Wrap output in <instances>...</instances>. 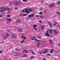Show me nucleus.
I'll return each instance as SVG.
<instances>
[{"instance_id":"obj_39","label":"nucleus","mask_w":60,"mask_h":60,"mask_svg":"<svg viewBox=\"0 0 60 60\" xmlns=\"http://www.w3.org/2000/svg\"><path fill=\"white\" fill-rule=\"evenodd\" d=\"M33 29H34V30H35L36 31H37V28H34Z\"/></svg>"},{"instance_id":"obj_55","label":"nucleus","mask_w":60,"mask_h":60,"mask_svg":"<svg viewBox=\"0 0 60 60\" xmlns=\"http://www.w3.org/2000/svg\"><path fill=\"white\" fill-rule=\"evenodd\" d=\"M42 60H46V59L45 58H43Z\"/></svg>"},{"instance_id":"obj_44","label":"nucleus","mask_w":60,"mask_h":60,"mask_svg":"<svg viewBox=\"0 0 60 60\" xmlns=\"http://www.w3.org/2000/svg\"><path fill=\"white\" fill-rule=\"evenodd\" d=\"M36 16L37 17H39V15H36Z\"/></svg>"},{"instance_id":"obj_53","label":"nucleus","mask_w":60,"mask_h":60,"mask_svg":"<svg viewBox=\"0 0 60 60\" xmlns=\"http://www.w3.org/2000/svg\"><path fill=\"white\" fill-rule=\"evenodd\" d=\"M15 9H18V8L17 7H15Z\"/></svg>"},{"instance_id":"obj_14","label":"nucleus","mask_w":60,"mask_h":60,"mask_svg":"<svg viewBox=\"0 0 60 60\" xmlns=\"http://www.w3.org/2000/svg\"><path fill=\"white\" fill-rule=\"evenodd\" d=\"M14 4L15 5H18L19 4H18V3L17 2H15L14 3Z\"/></svg>"},{"instance_id":"obj_27","label":"nucleus","mask_w":60,"mask_h":60,"mask_svg":"<svg viewBox=\"0 0 60 60\" xmlns=\"http://www.w3.org/2000/svg\"><path fill=\"white\" fill-rule=\"evenodd\" d=\"M43 12H40L39 13V14H43Z\"/></svg>"},{"instance_id":"obj_31","label":"nucleus","mask_w":60,"mask_h":60,"mask_svg":"<svg viewBox=\"0 0 60 60\" xmlns=\"http://www.w3.org/2000/svg\"><path fill=\"white\" fill-rule=\"evenodd\" d=\"M49 52L51 53H53V52L52 51H49Z\"/></svg>"},{"instance_id":"obj_19","label":"nucleus","mask_w":60,"mask_h":60,"mask_svg":"<svg viewBox=\"0 0 60 60\" xmlns=\"http://www.w3.org/2000/svg\"><path fill=\"white\" fill-rule=\"evenodd\" d=\"M28 15V14H24L23 16V17H25V16H27V15Z\"/></svg>"},{"instance_id":"obj_33","label":"nucleus","mask_w":60,"mask_h":60,"mask_svg":"<svg viewBox=\"0 0 60 60\" xmlns=\"http://www.w3.org/2000/svg\"><path fill=\"white\" fill-rule=\"evenodd\" d=\"M2 15H4L5 14V12L3 13H1Z\"/></svg>"},{"instance_id":"obj_61","label":"nucleus","mask_w":60,"mask_h":60,"mask_svg":"<svg viewBox=\"0 0 60 60\" xmlns=\"http://www.w3.org/2000/svg\"><path fill=\"white\" fill-rule=\"evenodd\" d=\"M49 32H50V31H51V30H49Z\"/></svg>"},{"instance_id":"obj_32","label":"nucleus","mask_w":60,"mask_h":60,"mask_svg":"<svg viewBox=\"0 0 60 60\" xmlns=\"http://www.w3.org/2000/svg\"><path fill=\"white\" fill-rule=\"evenodd\" d=\"M56 13L57 14H58L59 15H60V13H59V12H56Z\"/></svg>"},{"instance_id":"obj_59","label":"nucleus","mask_w":60,"mask_h":60,"mask_svg":"<svg viewBox=\"0 0 60 60\" xmlns=\"http://www.w3.org/2000/svg\"><path fill=\"white\" fill-rule=\"evenodd\" d=\"M4 42V41H2L1 42V43H3Z\"/></svg>"},{"instance_id":"obj_40","label":"nucleus","mask_w":60,"mask_h":60,"mask_svg":"<svg viewBox=\"0 0 60 60\" xmlns=\"http://www.w3.org/2000/svg\"><path fill=\"white\" fill-rule=\"evenodd\" d=\"M31 53L32 54H33L34 55H35V54H34V52H31Z\"/></svg>"},{"instance_id":"obj_7","label":"nucleus","mask_w":60,"mask_h":60,"mask_svg":"<svg viewBox=\"0 0 60 60\" xmlns=\"http://www.w3.org/2000/svg\"><path fill=\"white\" fill-rule=\"evenodd\" d=\"M55 5L53 4H51L49 5L50 7H54Z\"/></svg>"},{"instance_id":"obj_16","label":"nucleus","mask_w":60,"mask_h":60,"mask_svg":"<svg viewBox=\"0 0 60 60\" xmlns=\"http://www.w3.org/2000/svg\"><path fill=\"white\" fill-rule=\"evenodd\" d=\"M40 45H41V43H40L38 42V43L37 46H40Z\"/></svg>"},{"instance_id":"obj_37","label":"nucleus","mask_w":60,"mask_h":60,"mask_svg":"<svg viewBox=\"0 0 60 60\" xmlns=\"http://www.w3.org/2000/svg\"><path fill=\"white\" fill-rule=\"evenodd\" d=\"M7 13H8V14H10L11 13V12H10L9 11H8L7 12Z\"/></svg>"},{"instance_id":"obj_5","label":"nucleus","mask_w":60,"mask_h":60,"mask_svg":"<svg viewBox=\"0 0 60 60\" xmlns=\"http://www.w3.org/2000/svg\"><path fill=\"white\" fill-rule=\"evenodd\" d=\"M49 33H45V35H46V36L47 37L48 36V37H49V36H50L49 35Z\"/></svg>"},{"instance_id":"obj_45","label":"nucleus","mask_w":60,"mask_h":60,"mask_svg":"<svg viewBox=\"0 0 60 60\" xmlns=\"http://www.w3.org/2000/svg\"><path fill=\"white\" fill-rule=\"evenodd\" d=\"M40 40H37L36 41H40Z\"/></svg>"},{"instance_id":"obj_2","label":"nucleus","mask_w":60,"mask_h":60,"mask_svg":"<svg viewBox=\"0 0 60 60\" xmlns=\"http://www.w3.org/2000/svg\"><path fill=\"white\" fill-rule=\"evenodd\" d=\"M34 16V14H32L28 16V17L29 18H32Z\"/></svg>"},{"instance_id":"obj_30","label":"nucleus","mask_w":60,"mask_h":60,"mask_svg":"<svg viewBox=\"0 0 60 60\" xmlns=\"http://www.w3.org/2000/svg\"><path fill=\"white\" fill-rule=\"evenodd\" d=\"M30 58H31V59H33V58H34V56H31Z\"/></svg>"},{"instance_id":"obj_11","label":"nucleus","mask_w":60,"mask_h":60,"mask_svg":"<svg viewBox=\"0 0 60 60\" xmlns=\"http://www.w3.org/2000/svg\"><path fill=\"white\" fill-rule=\"evenodd\" d=\"M5 8L3 7H0V9L1 10H4Z\"/></svg>"},{"instance_id":"obj_26","label":"nucleus","mask_w":60,"mask_h":60,"mask_svg":"<svg viewBox=\"0 0 60 60\" xmlns=\"http://www.w3.org/2000/svg\"><path fill=\"white\" fill-rule=\"evenodd\" d=\"M24 42V40H22L20 41L21 43H23V42Z\"/></svg>"},{"instance_id":"obj_42","label":"nucleus","mask_w":60,"mask_h":60,"mask_svg":"<svg viewBox=\"0 0 60 60\" xmlns=\"http://www.w3.org/2000/svg\"><path fill=\"white\" fill-rule=\"evenodd\" d=\"M9 4H10V5L11 6L12 5V3H9Z\"/></svg>"},{"instance_id":"obj_56","label":"nucleus","mask_w":60,"mask_h":60,"mask_svg":"<svg viewBox=\"0 0 60 60\" xmlns=\"http://www.w3.org/2000/svg\"><path fill=\"white\" fill-rule=\"evenodd\" d=\"M4 39H6V37H5L4 38Z\"/></svg>"},{"instance_id":"obj_22","label":"nucleus","mask_w":60,"mask_h":60,"mask_svg":"<svg viewBox=\"0 0 60 60\" xmlns=\"http://www.w3.org/2000/svg\"><path fill=\"white\" fill-rule=\"evenodd\" d=\"M41 30H44V27H41Z\"/></svg>"},{"instance_id":"obj_20","label":"nucleus","mask_w":60,"mask_h":60,"mask_svg":"<svg viewBox=\"0 0 60 60\" xmlns=\"http://www.w3.org/2000/svg\"><path fill=\"white\" fill-rule=\"evenodd\" d=\"M7 34L6 36L7 37H8L9 36V34L8 33H7Z\"/></svg>"},{"instance_id":"obj_8","label":"nucleus","mask_w":60,"mask_h":60,"mask_svg":"<svg viewBox=\"0 0 60 60\" xmlns=\"http://www.w3.org/2000/svg\"><path fill=\"white\" fill-rule=\"evenodd\" d=\"M4 10H6V11H10L9 8H5Z\"/></svg>"},{"instance_id":"obj_49","label":"nucleus","mask_w":60,"mask_h":60,"mask_svg":"<svg viewBox=\"0 0 60 60\" xmlns=\"http://www.w3.org/2000/svg\"><path fill=\"white\" fill-rule=\"evenodd\" d=\"M39 54H41V52H39Z\"/></svg>"},{"instance_id":"obj_28","label":"nucleus","mask_w":60,"mask_h":60,"mask_svg":"<svg viewBox=\"0 0 60 60\" xmlns=\"http://www.w3.org/2000/svg\"><path fill=\"white\" fill-rule=\"evenodd\" d=\"M18 32H22V30L20 29H19L18 30Z\"/></svg>"},{"instance_id":"obj_58","label":"nucleus","mask_w":60,"mask_h":60,"mask_svg":"<svg viewBox=\"0 0 60 60\" xmlns=\"http://www.w3.org/2000/svg\"><path fill=\"white\" fill-rule=\"evenodd\" d=\"M20 16H22V14H20Z\"/></svg>"},{"instance_id":"obj_13","label":"nucleus","mask_w":60,"mask_h":60,"mask_svg":"<svg viewBox=\"0 0 60 60\" xmlns=\"http://www.w3.org/2000/svg\"><path fill=\"white\" fill-rule=\"evenodd\" d=\"M23 53H26L27 52V50H24L23 51Z\"/></svg>"},{"instance_id":"obj_36","label":"nucleus","mask_w":60,"mask_h":60,"mask_svg":"<svg viewBox=\"0 0 60 60\" xmlns=\"http://www.w3.org/2000/svg\"><path fill=\"white\" fill-rule=\"evenodd\" d=\"M38 22H40V23H42V21L41 20H40L39 21H38Z\"/></svg>"},{"instance_id":"obj_21","label":"nucleus","mask_w":60,"mask_h":60,"mask_svg":"<svg viewBox=\"0 0 60 60\" xmlns=\"http://www.w3.org/2000/svg\"><path fill=\"white\" fill-rule=\"evenodd\" d=\"M56 25H57V23H56V22L53 25V26H56Z\"/></svg>"},{"instance_id":"obj_12","label":"nucleus","mask_w":60,"mask_h":60,"mask_svg":"<svg viewBox=\"0 0 60 60\" xmlns=\"http://www.w3.org/2000/svg\"><path fill=\"white\" fill-rule=\"evenodd\" d=\"M12 38H14V39L16 37V36L15 35H12Z\"/></svg>"},{"instance_id":"obj_48","label":"nucleus","mask_w":60,"mask_h":60,"mask_svg":"<svg viewBox=\"0 0 60 60\" xmlns=\"http://www.w3.org/2000/svg\"><path fill=\"white\" fill-rule=\"evenodd\" d=\"M2 15H0V17L1 18L2 17Z\"/></svg>"},{"instance_id":"obj_6","label":"nucleus","mask_w":60,"mask_h":60,"mask_svg":"<svg viewBox=\"0 0 60 60\" xmlns=\"http://www.w3.org/2000/svg\"><path fill=\"white\" fill-rule=\"evenodd\" d=\"M32 39L33 41L36 40V38L35 37H32Z\"/></svg>"},{"instance_id":"obj_34","label":"nucleus","mask_w":60,"mask_h":60,"mask_svg":"<svg viewBox=\"0 0 60 60\" xmlns=\"http://www.w3.org/2000/svg\"><path fill=\"white\" fill-rule=\"evenodd\" d=\"M15 50H16V51H19V49H17L16 48L15 49Z\"/></svg>"},{"instance_id":"obj_63","label":"nucleus","mask_w":60,"mask_h":60,"mask_svg":"<svg viewBox=\"0 0 60 60\" xmlns=\"http://www.w3.org/2000/svg\"><path fill=\"white\" fill-rule=\"evenodd\" d=\"M23 56H25L26 57V55H24Z\"/></svg>"},{"instance_id":"obj_43","label":"nucleus","mask_w":60,"mask_h":60,"mask_svg":"<svg viewBox=\"0 0 60 60\" xmlns=\"http://www.w3.org/2000/svg\"><path fill=\"white\" fill-rule=\"evenodd\" d=\"M23 2H26V0H23Z\"/></svg>"},{"instance_id":"obj_57","label":"nucleus","mask_w":60,"mask_h":60,"mask_svg":"<svg viewBox=\"0 0 60 60\" xmlns=\"http://www.w3.org/2000/svg\"><path fill=\"white\" fill-rule=\"evenodd\" d=\"M48 30H47L46 31V33H49L48 32Z\"/></svg>"},{"instance_id":"obj_64","label":"nucleus","mask_w":60,"mask_h":60,"mask_svg":"<svg viewBox=\"0 0 60 60\" xmlns=\"http://www.w3.org/2000/svg\"><path fill=\"white\" fill-rule=\"evenodd\" d=\"M23 37H24V36H22V38H23Z\"/></svg>"},{"instance_id":"obj_41","label":"nucleus","mask_w":60,"mask_h":60,"mask_svg":"<svg viewBox=\"0 0 60 60\" xmlns=\"http://www.w3.org/2000/svg\"><path fill=\"white\" fill-rule=\"evenodd\" d=\"M42 9H43V8L42 7H41L40 9V11H41L42 10Z\"/></svg>"},{"instance_id":"obj_24","label":"nucleus","mask_w":60,"mask_h":60,"mask_svg":"<svg viewBox=\"0 0 60 60\" xmlns=\"http://www.w3.org/2000/svg\"><path fill=\"white\" fill-rule=\"evenodd\" d=\"M4 11L3 10H1L0 11V12L1 13L3 12Z\"/></svg>"},{"instance_id":"obj_35","label":"nucleus","mask_w":60,"mask_h":60,"mask_svg":"<svg viewBox=\"0 0 60 60\" xmlns=\"http://www.w3.org/2000/svg\"><path fill=\"white\" fill-rule=\"evenodd\" d=\"M26 37H24L23 38V40H25V39H26Z\"/></svg>"},{"instance_id":"obj_62","label":"nucleus","mask_w":60,"mask_h":60,"mask_svg":"<svg viewBox=\"0 0 60 60\" xmlns=\"http://www.w3.org/2000/svg\"><path fill=\"white\" fill-rule=\"evenodd\" d=\"M52 32H50V34H52Z\"/></svg>"},{"instance_id":"obj_1","label":"nucleus","mask_w":60,"mask_h":60,"mask_svg":"<svg viewBox=\"0 0 60 60\" xmlns=\"http://www.w3.org/2000/svg\"><path fill=\"white\" fill-rule=\"evenodd\" d=\"M23 12H26V13H30V12H29V11H27V8L23 10Z\"/></svg>"},{"instance_id":"obj_51","label":"nucleus","mask_w":60,"mask_h":60,"mask_svg":"<svg viewBox=\"0 0 60 60\" xmlns=\"http://www.w3.org/2000/svg\"><path fill=\"white\" fill-rule=\"evenodd\" d=\"M37 38H38V39H41V37H38Z\"/></svg>"},{"instance_id":"obj_15","label":"nucleus","mask_w":60,"mask_h":60,"mask_svg":"<svg viewBox=\"0 0 60 60\" xmlns=\"http://www.w3.org/2000/svg\"><path fill=\"white\" fill-rule=\"evenodd\" d=\"M53 31L55 34H57V32L56 31V30H53Z\"/></svg>"},{"instance_id":"obj_29","label":"nucleus","mask_w":60,"mask_h":60,"mask_svg":"<svg viewBox=\"0 0 60 60\" xmlns=\"http://www.w3.org/2000/svg\"><path fill=\"white\" fill-rule=\"evenodd\" d=\"M58 2L59 3V4H58V5H59V4H60V1H58Z\"/></svg>"},{"instance_id":"obj_54","label":"nucleus","mask_w":60,"mask_h":60,"mask_svg":"<svg viewBox=\"0 0 60 60\" xmlns=\"http://www.w3.org/2000/svg\"><path fill=\"white\" fill-rule=\"evenodd\" d=\"M29 51H30V52H31L32 50H29Z\"/></svg>"},{"instance_id":"obj_60","label":"nucleus","mask_w":60,"mask_h":60,"mask_svg":"<svg viewBox=\"0 0 60 60\" xmlns=\"http://www.w3.org/2000/svg\"><path fill=\"white\" fill-rule=\"evenodd\" d=\"M58 45L59 46H60V44H59Z\"/></svg>"},{"instance_id":"obj_25","label":"nucleus","mask_w":60,"mask_h":60,"mask_svg":"<svg viewBox=\"0 0 60 60\" xmlns=\"http://www.w3.org/2000/svg\"><path fill=\"white\" fill-rule=\"evenodd\" d=\"M40 18H41V19H43L44 17H43V16L41 15V16H40Z\"/></svg>"},{"instance_id":"obj_47","label":"nucleus","mask_w":60,"mask_h":60,"mask_svg":"<svg viewBox=\"0 0 60 60\" xmlns=\"http://www.w3.org/2000/svg\"><path fill=\"white\" fill-rule=\"evenodd\" d=\"M51 50H52V51H54V50L55 51V50H54L53 49H51Z\"/></svg>"},{"instance_id":"obj_50","label":"nucleus","mask_w":60,"mask_h":60,"mask_svg":"<svg viewBox=\"0 0 60 60\" xmlns=\"http://www.w3.org/2000/svg\"><path fill=\"white\" fill-rule=\"evenodd\" d=\"M7 17H10V16L9 15H8L7 16Z\"/></svg>"},{"instance_id":"obj_18","label":"nucleus","mask_w":60,"mask_h":60,"mask_svg":"<svg viewBox=\"0 0 60 60\" xmlns=\"http://www.w3.org/2000/svg\"><path fill=\"white\" fill-rule=\"evenodd\" d=\"M37 26V25L35 24L33 26V27L35 28Z\"/></svg>"},{"instance_id":"obj_46","label":"nucleus","mask_w":60,"mask_h":60,"mask_svg":"<svg viewBox=\"0 0 60 60\" xmlns=\"http://www.w3.org/2000/svg\"><path fill=\"white\" fill-rule=\"evenodd\" d=\"M7 32H9V33H10V31L8 30H7Z\"/></svg>"},{"instance_id":"obj_10","label":"nucleus","mask_w":60,"mask_h":60,"mask_svg":"<svg viewBox=\"0 0 60 60\" xmlns=\"http://www.w3.org/2000/svg\"><path fill=\"white\" fill-rule=\"evenodd\" d=\"M49 24L50 26V27H52V24L50 22L49 23Z\"/></svg>"},{"instance_id":"obj_4","label":"nucleus","mask_w":60,"mask_h":60,"mask_svg":"<svg viewBox=\"0 0 60 60\" xmlns=\"http://www.w3.org/2000/svg\"><path fill=\"white\" fill-rule=\"evenodd\" d=\"M27 10L28 11H29V12L30 13V11H33V9L31 8H29V9L27 8Z\"/></svg>"},{"instance_id":"obj_52","label":"nucleus","mask_w":60,"mask_h":60,"mask_svg":"<svg viewBox=\"0 0 60 60\" xmlns=\"http://www.w3.org/2000/svg\"><path fill=\"white\" fill-rule=\"evenodd\" d=\"M47 55L48 56H50V54H48Z\"/></svg>"},{"instance_id":"obj_17","label":"nucleus","mask_w":60,"mask_h":60,"mask_svg":"<svg viewBox=\"0 0 60 60\" xmlns=\"http://www.w3.org/2000/svg\"><path fill=\"white\" fill-rule=\"evenodd\" d=\"M52 41L51 40H50L49 41V42L50 43V44H52Z\"/></svg>"},{"instance_id":"obj_3","label":"nucleus","mask_w":60,"mask_h":60,"mask_svg":"<svg viewBox=\"0 0 60 60\" xmlns=\"http://www.w3.org/2000/svg\"><path fill=\"white\" fill-rule=\"evenodd\" d=\"M48 52V50L47 49H46L45 50V51L43 52V54H46Z\"/></svg>"},{"instance_id":"obj_38","label":"nucleus","mask_w":60,"mask_h":60,"mask_svg":"<svg viewBox=\"0 0 60 60\" xmlns=\"http://www.w3.org/2000/svg\"><path fill=\"white\" fill-rule=\"evenodd\" d=\"M2 53H3V51L1 50H0V54Z\"/></svg>"},{"instance_id":"obj_9","label":"nucleus","mask_w":60,"mask_h":60,"mask_svg":"<svg viewBox=\"0 0 60 60\" xmlns=\"http://www.w3.org/2000/svg\"><path fill=\"white\" fill-rule=\"evenodd\" d=\"M21 22V20L19 19L17 20L16 21V22L17 23H19Z\"/></svg>"},{"instance_id":"obj_23","label":"nucleus","mask_w":60,"mask_h":60,"mask_svg":"<svg viewBox=\"0 0 60 60\" xmlns=\"http://www.w3.org/2000/svg\"><path fill=\"white\" fill-rule=\"evenodd\" d=\"M11 19H7V20L8 21V22H10V20H11Z\"/></svg>"}]
</instances>
